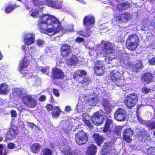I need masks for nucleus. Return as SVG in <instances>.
<instances>
[{
  "instance_id": "4d7b16f0",
  "label": "nucleus",
  "mask_w": 155,
  "mask_h": 155,
  "mask_svg": "<svg viewBox=\"0 0 155 155\" xmlns=\"http://www.w3.org/2000/svg\"><path fill=\"white\" fill-rule=\"evenodd\" d=\"M46 100V96L44 95L41 96L39 98V100L40 101H44Z\"/></svg>"
},
{
  "instance_id": "4c0bfd02",
  "label": "nucleus",
  "mask_w": 155,
  "mask_h": 155,
  "mask_svg": "<svg viewBox=\"0 0 155 155\" xmlns=\"http://www.w3.org/2000/svg\"><path fill=\"white\" fill-rule=\"evenodd\" d=\"M147 153L148 155H155V148L150 147L147 149Z\"/></svg>"
},
{
  "instance_id": "4be33fe9",
  "label": "nucleus",
  "mask_w": 155,
  "mask_h": 155,
  "mask_svg": "<svg viewBox=\"0 0 155 155\" xmlns=\"http://www.w3.org/2000/svg\"><path fill=\"white\" fill-rule=\"evenodd\" d=\"M92 138L97 145L100 146L104 141V138L102 135L96 133H94L92 135Z\"/></svg>"
},
{
  "instance_id": "774afa93",
  "label": "nucleus",
  "mask_w": 155,
  "mask_h": 155,
  "mask_svg": "<svg viewBox=\"0 0 155 155\" xmlns=\"http://www.w3.org/2000/svg\"><path fill=\"white\" fill-rule=\"evenodd\" d=\"M153 134L155 136V130L153 132Z\"/></svg>"
},
{
  "instance_id": "423d86ee",
  "label": "nucleus",
  "mask_w": 155,
  "mask_h": 155,
  "mask_svg": "<svg viewBox=\"0 0 155 155\" xmlns=\"http://www.w3.org/2000/svg\"><path fill=\"white\" fill-rule=\"evenodd\" d=\"M127 116L128 114L126 110L120 108L117 109L114 114V118L118 121H125Z\"/></svg>"
},
{
  "instance_id": "2f4dec72",
  "label": "nucleus",
  "mask_w": 155,
  "mask_h": 155,
  "mask_svg": "<svg viewBox=\"0 0 155 155\" xmlns=\"http://www.w3.org/2000/svg\"><path fill=\"white\" fill-rule=\"evenodd\" d=\"M95 74L97 76L101 75L103 74L105 71V68L104 67L99 68H94Z\"/></svg>"
},
{
  "instance_id": "052dcab7",
  "label": "nucleus",
  "mask_w": 155,
  "mask_h": 155,
  "mask_svg": "<svg viewBox=\"0 0 155 155\" xmlns=\"http://www.w3.org/2000/svg\"><path fill=\"white\" fill-rule=\"evenodd\" d=\"M7 153L5 149L0 150V155H6Z\"/></svg>"
},
{
  "instance_id": "49530a36",
  "label": "nucleus",
  "mask_w": 155,
  "mask_h": 155,
  "mask_svg": "<svg viewBox=\"0 0 155 155\" xmlns=\"http://www.w3.org/2000/svg\"><path fill=\"white\" fill-rule=\"evenodd\" d=\"M141 91L143 93L147 94L150 91V89L149 88H148L146 87H143L142 88Z\"/></svg>"
},
{
  "instance_id": "13d9d810",
  "label": "nucleus",
  "mask_w": 155,
  "mask_h": 155,
  "mask_svg": "<svg viewBox=\"0 0 155 155\" xmlns=\"http://www.w3.org/2000/svg\"><path fill=\"white\" fill-rule=\"evenodd\" d=\"M67 30L69 32H71L73 31V26L72 25H69L67 29Z\"/></svg>"
},
{
  "instance_id": "b1692460",
  "label": "nucleus",
  "mask_w": 155,
  "mask_h": 155,
  "mask_svg": "<svg viewBox=\"0 0 155 155\" xmlns=\"http://www.w3.org/2000/svg\"><path fill=\"white\" fill-rule=\"evenodd\" d=\"M90 28H87L83 30L79 31L77 32L80 35L84 38H87L90 36L91 34Z\"/></svg>"
},
{
  "instance_id": "9b49d317",
  "label": "nucleus",
  "mask_w": 155,
  "mask_h": 155,
  "mask_svg": "<svg viewBox=\"0 0 155 155\" xmlns=\"http://www.w3.org/2000/svg\"><path fill=\"white\" fill-rule=\"evenodd\" d=\"M137 136L139 139L142 142H149L151 139L149 133L144 129L140 130Z\"/></svg>"
},
{
  "instance_id": "6ab92c4d",
  "label": "nucleus",
  "mask_w": 155,
  "mask_h": 155,
  "mask_svg": "<svg viewBox=\"0 0 155 155\" xmlns=\"http://www.w3.org/2000/svg\"><path fill=\"white\" fill-rule=\"evenodd\" d=\"M130 14L128 12L119 14L116 16V18L118 21L125 22L128 21L130 18Z\"/></svg>"
},
{
  "instance_id": "c03bdc74",
  "label": "nucleus",
  "mask_w": 155,
  "mask_h": 155,
  "mask_svg": "<svg viewBox=\"0 0 155 155\" xmlns=\"http://www.w3.org/2000/svg\"><path fill=\"white\" fill-rule=\"evenodd\" d=\"M147 125L151 129H155V121L148 122Z\"/></svg>"
},
{
  "instance_id": "0eeeda50",
  "label": "nucleus",
  "mask_w": 155,
  "mask_h": 155,
  "mask_svg": "<svg viewBox=\"0 0 155 155\" xmlns=\"http://www.w3.org/2000/svg\"><path fill=\"white\" fill-rule=\"evenodd\" d=\"M113 50L112 44L107 41H105L101 46V53L106 57L112 53Z\"/></svg>"
},
{
  "instance_id": "e2e57ef3",
  "label": "nucleus",
  "mask_w": 155,
  "mask_h": 155,
  "mask_svg": "<svg viewBox=\"0 0 155 155\" xmlns=\"http://www.w3.org/2000/svg\"><path fill=\"white\" fill-rule=\"evenodd\" d=\"M21 48L22 49H23L24 51H25L26 48V45H22Z\"/></svg>"
},
{
  "instance_id": "58836bf2",
  "label": "nucleus",
  "mask_w": 155,
  "mask_h": 155,
  "mask_svg": "<svg viewBox=\"0 0 155 155\" xmlns=\"http://www.w3.org/2000/svg\"><path fill=\"white\" fill-rule=\"evenodd\" d=\"M63 155H73V153L70 148L66 149L62 151Z\"/></svg>"
},
{
  "instance_id": "4468645a",
  "label": "nucleus",
  "mask_w": 155,
  "mask_h": 155,
  "mask_svg": "<svg viewBox=\"0 0 155 155\" xmlns=\"http://www.w3.org/2000/svg\"><path fill=\"white\" fill-rule=\"evenodd\" d=\"M103 115L101 114L99 111L94 113L92 117V121L94 125L97 126L100 125L103 122Z\"/></svg>"
},
{
  "instance_id": "ea45409f",
  "label": "nucleus",
  "mask_w": 155,
  "mask_h": 155,
  "mask_svg": "<svg viewBox=\"0 0 155 155\" xmlns=\"http://www.w3.org/2000/svg\"><path fill=\"white\" fill-rule=\"evenodd\" d=\"M29 14L31 15L34 17H36L38 16L39 12L36 9H32L30 11Z\"/></svg>"
},
{
  "instance_id": "a878e982",
  "label": "nucleus",
  "mask_w": 155,
  "mask_h": 155,
  "mask_svg": "<svg viewBox=\"0 0 155 155\" xmlns=\"http://www.w3.org/2000/svg\"><path fill=\"white\" fill-rule=\"evenodd\" d=\"M117 8L119 10H125L130 8L129 3L127 2H122L117 5Z\"/></svg>"
},
{
  "instance_id": "2eb2a0df",
  "label": "nucleus",
  "mask_w": 155,
  "mask_h": 155,
  "mask_svg": "<svg viewBox=\"0 0 155 155\" xmlns=\"http://www.w3.org/2000/svg\"><path fill=\"white\" fill-rule=\"evenodd\" d=\"M94 23V17L90 15L85 16L83 18V24L84 26L86 28H91L92 25Z\"/></svg>"
},
{
  "instance_id": "680f3d73",
  "label": "nucleus",
  "mask_w": 155,
  "mask_h": 155,
  "mask_svg": "<svg viewBox=\"0 0 155 155\" xmlns=\"http://www.w3.org/2000/svg\"><path fill=\"white\" fill-rule=\"evenodd\" d=\"M28 125L29 127L31 129H33L34 128V126H36V125L34 124L29 122L28 124Z\"/></svg>"
},
{
  "instance_id": "bb28decb",
  "label": "nucleus",
  "mask_w": 155,
  "mask_h": 155,
  "mask_svg": "<svg viewBox=\"0 0 155 155\" xmlns=\"http://www.w3.org/2000/svg\"><path fill=\"white\" fill-rule=\"evenodd\" d=\"M9 90L8 86L5 83L0 84V94H8Z\"/></svg>"
},
{
  "instance_id": "37998d69",
  "label": "nucleus",
  "mask_w": 155,
  "mask_h": 155,
  "mask_svg": "<svg viewBox=\"0 0 155 155\" xmlns=\"http://www.w3.org/2000/svg\"><path fill=\"white\" fill-rule=\"evenodd\" d=\"M90 82V80L88 77H84L82 81H81L80 83L82 84H88Z\"/></svg>"
},
{
  "instance_id": "de8ad7c7",
  "label": "nucleus",
  "mask_w": 155,
  "mask_h": 155,
  "mask_svg": "<svg viewBox=\"0 0 155 155\" xmlns=\"http://www.w3.org/2000/svg\"><path fill=\"white\" fill-rule=\"evenodd\" d=\"M54 1L52 0H47L46 2V5L50 7L53 8Z\"/></svg>"
},
{
  "instance_id": "c85d7f7f",
  "label": "nucleus",
  "mask_w": 155,
  "mask_h": 155,
  "mask_svg": "<svg viewBox=\"0 0 155 155\" xmlns=\"http://www.w3.org/2000/svg\"><path fill=\"white\" fill-rule=\"evenodd\" d=\"M143 67L142 63L141 61H138L137 63L135 64L132 68V70L133 71L137 73L139 72L140 70Z\"/></svg>"
},
{
  "instance_id": "cd10ccee",
  "label": "nucleus",
  "mask_w": 155,
  "mask_h": 155,
  "mask_svg": "<svg viewBox=\"0 0 155 155\" xmlns=\"http://www.w3.org/2000/svg\"><path fill=\"white\" fill-rule=\"evenodd\" d=\"M78 59L75 55L73 54L68 60V63L71 65H74L78 62Z\"/></svg>"
},
{
  "instance_id": "9d476101",
  "label": "nucleus",
  "mask_w": 155,
  "mask_h": 155,
  "mask_svg": "<svg viewBox=\"0 0 155 155\" xmlns=\"http://www.w3.org/2000/svg\"><path fill=\"white\" fill-rule=\"evenodd\" d=\"M65 77L63 71L56 67L52 69L51 78L53 80H62Z\"/></svg>"
},
{
  "instance_id": "69168bd1",
  "label": "nucleus",
  "mask_w": 155,
  "mask_h": 155,
  "mask_svg": "<svg viewBox=\"0 0 155 155\" xmlns=\"http://www.w3.org/2000/svg\"><path fill=\"white\" fill-rule=\"evenodd\" d=\"M1 149L2 150H4L5 149L3 147V145L2 144H0V150Z\"/></svg>"
},
{
  "instance_id": "5701e85b",
  "label": "nucleus",
  "mask_w": 155,
  "mask_h": 155,
  "mask_svg": "<svg viewBox=\"0 0 155 155\" xmlns=\"http://www.w3.org/2000/svg\"><path fill=\"white\" fill-rule=\"evenodd\" d=\"M97 147L93 144H91L87 147V153L88 155H95L97 152Z\"/></svg>"
},
{
  "instance_id": "20e7f679",
  "label": "nucleus",
  "mask_w": 155,
  "mask_h": 155,
  "mask_svg": "<svg viewBox=\"0 0 155 155\" xmlns=\"http://www.w3.org/2000/svg\"><path fill=\"white\" fill-rule=\"evenodd\" d=\"M138 97L135 93L128 94L125 97L124 102L126 107L128 109H131L136 105L138 101Z\"/></svg>"
},
{
  "instance_id": "3c124183",
  "label": "nucleus",
  "mask_w": 155,
  "mask_h": 155,
  "mask_svg": "<svg viewBox=\"0 0 155 155\" xmlns=\"http://www.w3.org/2000/svg\"><path fill=\"white\" fill-rule=\"evenodd\" d=\"M148 62L151 65L155 64V57L149 59Z\"/></svg>"
},
{
  "instance_id": "ddd939ff",
  "label": "nucleus",
  "mask_w": 155,
  "mask_h": 155,
  "mask_svg": "<svg viewBox=\"0 0 155 155\" xmlns=\"http://www.w3.org/2000/svg\"><path fill=\"white\" fill-rule=\"evenodd\" d=\"M29 64V61L27 59L26 56L24 57L23 59L21 60L18 70L20 73L24 75L23 76L27 74L26 72L23 71H25V69L28 67Z\"/></svg>"
},
{
  "instance_id": "aec40b11",
  "label": "nucleus",
  "mask_w": 155,
  "mask_h": 155,
  "mask_svg": "<svg viewBox=\"0 0 155 155\" xmlns=\"http://www.w3.org/2000/svg\"><path fill=\"white\" fill-rule=\"evenodd\" d=\"M87 72L84 70L78 69L76 70L74 73L73 77L76 81L79 80V78H82L87 75Z\"/></svg>"
},
{
  "instance_id": "7c9ffc66",
  "label": "nucleus",
  "mask_w": 155,
  "mask_h": 155,
  "mask_svg": "<svg viewBox=\"0 0 155 155\" xmlns=\"http://www.w3.org/2000/svg\"><path fill=\"white\" fill-rule=\"evenodd\" d=\"M60 110L58 106L54 107L51 112L52 117L54 118L58 117L60 116Z\"/></svg>"
},
{
  "instance_id": "6e6552de",
  "label": "nucleus",
  "mask_w": 155,
  "mask_h": 155,
  "mask_svg": "<svg viewBox=\"0 0 155 155\" xmlns=\"http://www.w3.org/2000/svg\"><path fill=\"white\" fill-rule=\"evenodd\" d=\"M121 75L120 72L117 70H113L110 72L109 78L110 79L115 83L114 85L118 87L122 86L121 81H118L120 80Z\"/></svg>"
},
{
  "instance_id": "8fccbe9b",
  "label": "nucleus",
  "mask_w": 155,
  "mask_h": 155,
  "mask_svg": "<svg viewBox=\"0 0 155 155\" xmlns=\"http://www.w3.org/2000/svg\"><path fill=\"white\" fill-rule=\"evenodd\" d=\"M45 107L48 112L51 111L54 108L53 105L51 104H47Z\"/></svg>"
},
{
  "instance_id": "864d4df0",
  "label": "nucleus",
  "mask_w": 155,
  "mask_h": 155,
  "mask_svg": "<svg viewBox=\"0 0 155 155\" xmlns=\"http://www.w3.org/2000/svg\"><path fill=\"white\" fill-rule=\"evenodd\" d=\"M53 92L54 95L55 96L57 97H58L59 96L60 94L58 91V90L57 89L55 88L53 89Z\"/></svg>"
},
{
  "instance_id": "603ef678",
  "label": "nucleus",
  "mask_w": 155,
  "mask_h": 155,
  "mask_svg": "<svg viewBox=\"0 0 155 155\" xmlns=\"http://www.w3.org/2000/svg\"><path fill=\"white\" fill-rule=\"evenodd\" d=\"M15 145L14 143H10L8 144L7 147L8 148L12 149L14 148L15 147Z\"/></svg>"
},
{
  "instance_id": "dca6fc26",
  "label": "nucleus",
  "mask_w": 155,
  "mask_h": 155,
  "mask_svg": "<svg viewBox=\"0 0 155 155\" xmlns=\"http://www.w3.org/2000/svg\"><path fill=\"white\" fill-rule=\"evenodd\" d=\"M24 42L25 44L29 45L33 44L35 41V35L32 33L25 34L24 37Z\"/></svg>"
},
{
  "instance_id": "79ce46f5",
  "label": "nucleus",
  "mask_w": 155,
  "mask_h": 155,
  "mask_svg": "<svg viewBox=\"0 0 155 155\" xmlns=\"http://www.w3.org/2000/svg\"><path fill=\"white\" fill-rule=\"evenodd\" d=\"M84 122L85 125L87 126L90 130L93 128V125L91 124L89 120L85 119L84 120Z\"/></svg>"
},
{
  "instance_id": "39448f33",
  "label": "nucleus",
  "mask_w": 155,
  "mask_h": 155,
  "mask_svg": "<svg viewBox=\"0 0 155 155\" xmlns=\"http://www.w3.org/2000/svg\"><path fill=\"white\" fill-rule=\"evenodd\" d=\"M76 143L80 145L86 144L88 140V134L83 130L78 131L75 135Z\"/></svg>"
},
{
  "instance_id": "0e129e2a",
  "label": "nucleus",
  "mask_w": 155,
  "mask_h": 155,
  "mask_svg": "<svg viewBox=\"0 0 155 155\" xmlns=\"http://www.w3.org/2000/svg\"><path fill=\"white\" fill-rule=\"evenodd\" d=\"M41 71L43 73H45L46 72L47 69L45 68H43L41 70Z\"/></svg>"
},
{
  "instance_id": "f8f14e48",
  "label": "nucleus",
  "mask_w": 155,
  "mask_h": 155,
  "mask_svg": "<svg viewBox=\"0 0 155 155\" xmlns=\"http://www.w3.org/2000/svg\"><path fill=\"white\" fill-rule=\"evenodd\" d=\"M133 131L130 128H127L124 130L122 133L123 139L126 142L130 143L132 141L131 138L133 135Z\"/></svg>"
},
{
  "instance_id": "473e14b6",
  "label": "nucleus",
  "mask_w": 155,
  "mask_h": 155,
  "mask_svg": "<svg viewBox=\"0 0 155 155\" xmlns=\"http://www.w3.org/2000/svg\"><path fill=\"white\" fill-rule=\"evenodd\" d=\"M45 24L41 20V21L38 22V29L41 33H45L46 32V26L45 27L43 24Z\"/></svg>"
},
{
  "instance_id": "393cba45",
  "label": "nucleus",
  "mask_w": 155,
  "mask_h": 155,
  "mask_svg": "<svg viewBox=\"0 0 155 155\" xmlns=\"http://www.w3.org/2000/svg\"><path fill=\"white\" fill-rule=\"evenodd\" d=\"M113 123V120L112 119L107 118L106 122L102 130L103 132L106 133L110 129V125Z\"/></svg>"
},
{
  "instance_id": "5fc2aeb1",
  "label": "nucleus",
  "mask_w": 155,
  "mask_h": 155,
  "mask_svg": "<svg viewBox=\"0 0 155 155\" xmlns=\"http://www.w3.org/2000/svg\"><path fill=\"white\" fill-rule=\"evenodd\" d=\"M11 116L12 117H15L17 116V114L16 111L14 110H12L10 111Z\"/></svg>"
},
{
  "instance_id": "f704fd0d",
  "label": "nucleus",
  "mask_w": 155,
  "mask_h": 155,
  "mask_svg": "<svg viewBox=\"0 0 155 155\" xmlns=\"http://www.w3.org/2000/svg\"><path fill=\"white\" fill-rule=\"evenodd\" d=\"M52 152L50 149L48 148H44L42 150L41 155H52Z\"/></svg>"
},
{
  "instance_id": "bf43d9fd",
  "label": "nucleus",
  "mask_w": 155,
  "mask_h": 155,
  "mask_svg": "<svg viewBox=\"0 0 155 155\" xmlns=\"http://www.w3.org/2000/svg\"><path fill=\"white\" fill-rule=\"evenodd\" d=\"M64 110L66 112H69L71 111V107L69 106H67L64 109Z\"/></svg>"
},
{
  "instance_id": "a19ab883",
  "label": "nucleus",
  "mask_w": 155,
  "mask_h": 155,
  "mask_svg": "<svg viewBox=\"0 0 155 155\" xmlns=\"http://www.w3.org/2000/svg\"><path fill=\"white\" fill-rule=\"evenodd\" d=\"M62 7V6L61 2L58 1H54L53 8L57 9H59L61 8Z\"/></svg>"
},
{
  "instance_id": "7ed1b4c3",
  "label": "nucleus",
  "mask_w": 155,
  "mask_h": 155,
  "mask_svg": "<svg viewBox=\"0 0 155 155\" xmlns=\"http://www.w3.org/2000/svg\"><path fill=\"white\" fill-rule=\"evenodd\" d=\"M139 42L138 37L136 34H130L126 39V47L130 51H134L137 48L139 45Z\"/></svg>"
},
{
  "instance_id": "412c9836",
  "label": "nucleus",
  "mask_w": 155,
  "mask_h": 155,
  "mask_svg": "<svg viewBox=\"0 0 155 155\" xmlns=\"http://www.w3.org/2000/svg\"><path fill=\"white\" fill-rule=\"evenodd\" d=\"M18 133L17 129L14 128H10L7 132L6 138L8 140H12L18 134Z\"/></svg>"
},
{
  "instance_id": "338daca9",
  "label": "nucleus",
  "mask_w": 155,
  "mask_h": 155,
  "mask_svg": "<svg viewBox=\"0 0 155 155\" xmlns=\"http://www.w3.org/2000/svg\"><path fill=\"white\" fill-rule=\"evenodd\" d=\"M2 137H0V141H2Z\"/></svg>"
},
{
  "instance_id": "f257e3e1",
  "label": "nucleus",
  "mask_w": 155,
  "mask_h": 155,
  "mask_svg": "<svg viewBox=\"0 0 155 155\" xmlns=\"http://www.w3.org/2000/svg\"><path fill=\"white\" fill-rule=\"evenodd\" d=\"M41 20L46 24V32L51 36L62 30L60 21L54 16L49 14H43Z\"/></svg>"
},
{
  "instance_id": "1a4fd4ad",
  "label": "nucleus",
  "mask_w": 155,
  "mask_h": 155,
  "mask_svg": "<svg viewBox=\"0 0 155 155\" xmlns=\"http://www.w3.org/2000/svg\"><path fill=\"white\" fill-rule=\"evenodd\" d=\"M59 52L60 56L64 58H67L72 53L71 46L66 44H63L60 48Z\"/></svg>"
},
{
  "instance_id": "a18cd8bd",
  "label": "nucleus",
  "mask_w": 155,
  "mask_h": 155,
  "mask_svg": "<svg viewBox=\"0 0 155 155\" xmlns=\"http://www.w3.org/2000/svg\"><path fill=\"white\" fill-rule=\"evenodd\" d=\"M32 1L35 5L40 6L43 4V1L41 0H32Z\"/></svg>"
},
{
  "instance_id": "c756f323",
  "label": "nucleus",
  "mask_w": 155,
  "mask_h": 155,
  "mask_svg": "<svg viewBox=\"0 0 155 155\" xmlns=\"http://www.w3.org/2000/svg\"><path fill=\"white\" fill-rule=\"evenodd\" d=\"M41 147V145L38 143H34L31 146V151L34 153H37L40 150Z\"/></svg>"
},
{
  "instance_id": "6e6d98bb",
  "label": "nucleus",
  "mask_w": 155,
  "mask_h": 155,
  "mask_svg": "<svg viewBox=\"0 0 155 155\" xmlns=\"http://www.w3.org/2000/svg\"><path fill=\"white\" fill-rule=\"evenodd\" d=\"M37 42L38 45L39 46H41L44 44V41L41 39L37 40Z\"/></svg>"
},
{
  "instance_id": "72a5a7b5",
  "label": "nucleus",
  "mask_w": 155,
  "mask_h": 155,
  "mask_svg": "<svg viewBox=\"0 0 155 155\" xmlns=\"http://www.w3.org/2000/svg\"><path fill=\"white\" fill-rule=\"evenodd\" d=\"M16 7L15 4H9L5 8V11L6 13H11Z\"/></svg>"
},
{
  "instance_id": "09e8293b",
  "label": "nucleus",
  "mask_w": 155,
  "mask_h": 155,
  "mask_svg": "<svg viewBox=\"0 0 155 155\" xmlns=\"http://www.w3.org/2000/svg\"><path fill=\"white\" fill-rule=\"evenodd\" d=\"M75 40L76 42L78 43L83 42L85 41V39L83 38L80 37H77Z\"/></svg>"
},
{
  "instance_id": "c9c22d12",
  "label": "nucleus",
  "mask_w": 155,
  "mask_h": 155,
  "mask_svg": "<svg viewBox=\"0 0 155 155\" xmlns=\"http://www.w3.org/2000/svg\"><path fill=\"white\" fill-rule=\"evenodd\" d=\"M97 98L96 97H94L89 98L86 101V102L89 104L90 106L95 105L97 101Z\"/></svg>"
},
{
  "instance_id": "a211bd4d",
  "label": "nucleus",
  "mask_w": 155,
  "mask_h": 155,
  "mask_svg": "<svg viewBox=\"0 0 155 155\" xmlns=\"http://www.w3.org/2000/svg\"><path fill=\"white\" fill-rule=\"evenodd\" d=\"M153 75L151 73L147 72L143 73L141 77V80L142 82L145 84H149L152 81Z\"/></svg>"
},
{
  "instance_id": "f3484780",
  "label": "nucleus",
  "mask_w": 155,
  "mask_h": 155,
  "mask_svg": "<svg viewBox=\"0 0 155 155\" xmlns=\"http://www.w3.org/2000/svg\"><path fill=\"white\" fill-rule=\"evenodd\" d=\"M102 104L103 106L105 113L106 114L110 113L112 111V106L110 103V101L107 99L103 98Z\"/></svg>"
},
{
  "instance_id": "f03ea898",
  "label": "nucleus",
  "mask_w": 155,
  "mask_h": 155,
  "mask_svg": "<svg viewBox=\"0 0 155 155\" xmlns=\"http://www.w3.org/2000/svg\"><path fill=\"white\" fill-rule=\"evenodd\" d=\"M12 93L14 97L19 99H21L23 104L28 107L33 108L37 104L36 100L30 95H26V92L24 89L21 88H15L12 90Z\"/></svg>"
},
{
  "instance_id": "e433bc0d",
  "label": "nucleus",
  "mask_w": 155,
  "mask_h": 155,
  "mask_svg": "<svg viewBox=\"0 0 155 155\" xmlns=\"http://www.w3.org/2000/svg\"><path fill=\"white\" fill-rule=\"evenodd\" d=\"M104 64L101 61H97L95 63L94 68H97V69L99 68L104 67Z\"/></svg>"
}]
</instances>
